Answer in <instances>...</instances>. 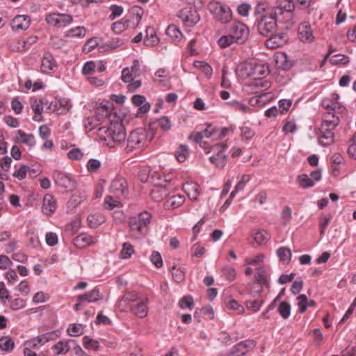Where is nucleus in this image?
<instances>
[{
  "mask_svg": "<svg viewBox=\"0 0 356 356\" xmlns=\"http://www.w3.org/2000/svg\"><path fill=\"white\" fill-rule=\"evenodd\" d=\"M57 67L56 62L53 56L45 53L41 60L40 71L43 74H50Z\"/></svg>",
  "mask_w": 356,
  "mask_h": 356,
  "instance_id": "obj_20",
  "label": "nucleus"
},
{
  "mask_svg": "<svg viewBox=\"0 0 356 356\" xmlns=\"http://www.w3.org/2000/svg\"><path fill=\"white\" fill-rule=\"evenodd\" d=\"M330 62L332 65H337V64H347L349 63V58L348 57L342 55V54H335L334 56H332L330 58Z\"/></svg>",
  "mask_w": 356,
  "mask_h": 356,
  "instance_id": "obj_59",
  "label": "nucleus"
},
{
  "mask_svg": "<svg viewBox=\"0 0 356 356\" xmlns=\"http://www.w3.org/2000/svg\"><path fill=\"white\" fill-rule=\"evenodd\" d=\"M325 108L327 110L323 113L322 120L330 121V122H335L336 124H339V118L336 115L337 113H342L346 108L343 106H337V103L332 105L325 106Z\"/></svg>",
  "mask_w": 356,
  "mask_h": 356,
  "instance_id": "obj_16",
  "label": "nucleus"
},
{
  "mask_svg": "<svg viewBox=\"0 0 356 356\" xmlns=\"http://www.w3.org/2000/svg\"><path fill=\"white\" fill-rule=\"evenodd\" d=\"M148 134L145 129L138 128L132 131L126 138V146L124 149L127 154L138 153L148 145Z\"/></svg>",
  "mask_w": 356,
  "mask_h": 356,
  "instance_id": "obj_2",
  "label": "nucleus"
},
{
  "mask_svg": "<svg viewBox=\"0 0 356 356\" xmlns=\"http://www.w3.org/2000/svg\"><path fill=\"white\" fill-rule=\"evenodd\" d=\"M212 129L213 126L211 124H208L204 130L192 134L191 136V138H192L194 142L204 141V138L211 139Z\"/></svg>",
  "mask_w": 356,
  "mask_h": 356,
  "instance_id": "obj_35",
  "label": "nucleus"
},
{
  "mask_svg": "<svg viewBox=\"0 0 356 356\" xmlns=\"http://www.w3.org/2000/svg\"><path fill=\"white\" fill-rule=\"evenodd\" d=\"M331 219L332 216L330 214H325L321 216L319 221L320 234L321 236L324 235L325 229L328 226Z\"/></svg>",
  "mask_w": 356,
  "mask_h": 356,
  "instance_id": "obj_55",
  "label": "nucleus"
},
{
  "mask_svg": "<svg viewBox=\"0 0 356 356\" xmlns=\"http://www.w3.org/2000/svg\"><path fill=\"white\" fill-rule=\"evenodd\" d=\"M184 191L187 193L188 197L193 201H197L200 194V186L194 182L186 183L183 186Z\"/></svg>",
  "mask_w": 356,
  "mask_h": 356,
  "instance_id": "obj_28",
  "label": "nucleus"
},
{
  "mask_svg": "<svg viewBox=\"0 0 356 356\" xmlns=\"http://www.w3.org/2000/svg\"><path fill=\"white\" fill-rule=\"evenodd\" d=\"M166 34L168 35L175 44L180 42L184 38V35L179 29L175 24H170L166 29Z\"/></svg>",
  "mask_w": 356,
  "mask_h": 356,
  "instance_id": "obj_31",
  "label": "nucleus"
},
{
  "mask_svg": "<svg viewBox=\"0 0 356 356\" xmlns=\"http://www.w3.org/2000/svg\"><path fill=\"white\" fill-rule=\"evenodd\" d=\"M17 140L19 142L26 144L31 148L35 145L34 136L31 134H26L22 130L17 131Z\"/></svg>",
  "mask_w": 356,
  "mask_h": 356,
  "instance_id": "obj_37",
  "label": "nucleus"
},
{
  "mask_svg": "<svg viewBox=\"0 0 356 356\" xmlns=\"http://www.w3.org/2000/svg\"><path fill=\"white\" fill-rule=\"evenodd\" d=\"M122 300L127 303L131 312L138 318H143L147 315V298L131 291L126 293Z\"/></svg>",
  "mask_w": 356,
  "mask_h": 356,
  "instance_id": "obj_3",
  "label": "nucleus"
},
{
  "mask_svg": "<svg viewBox=\"0 0 356 356\" xmlns=\"http://www.w3.org/2000/svg\"><path fill=\"white\" fill-rule=\"evenodd\" d=\"M241 71H244L243 76H252L254 79L259 78L268 73V67L261 64L245 63L241 65Z\"/></svg>",
  "mask_w": 356,
  "mask_h": 356,
  "instance_id": "obj_11",
  "label": "nucleus"
},
{
  "mask_svg": "<svg viewBox=\"0 0 356 356\" xmlns=\"http://www.w3.org/2000/svg\"><path fill=\"white\" fill-rule=\"evenodd\" d=\"M0 347L3 350L10 352L14 348V342L8 337H2L0 339Z\"/></svg>",
  "mask_w": 356,
  "mask_h": 356,
  "instance_id": "obj_54",
  "label": "nucleus"
},
{
  "mask_svg": "<svg viewBox=\"0 0 356 356\" xmlns=\"http://www.w3.org/2000/svg\"><path fill=\"white\" fill-rule=\"evenodd\" d=\"M189 156L188 148L186 145H181L176 152L175 156L179 162H184Z\"/></svg>",
  "mask_w": 356,
  "mask_h": 356,
  "instance_id": "obj_52",
  "label": "nucleus"
},
{
  "mask_svg": "<svg viewBox=\"0 0 356 356\" xmlns=\"http://www.w3.org/2000/svg\"><path fill=\"white\" fill-rule=\"evenodd\" d=\"M186 26L192 27L200 19V16L197 10L193 7H187L181 9L177 14Z\"/></svg>",
  "mask_w": 356,
  "mask_h": 356,
  "instance_id": "obj_10",
  "label": "nucleus"
},
{
  "mask_svg": "<svg viewBox=\"0 0 356 356\" xmlns=\"http://www.w3.org/2000/svg\"><path fill=\"white\" fill-rule=\"evenodd\" d=\"M218 43L220 47L226 48L232 45L233 43H235V40L228 32L227 35H222L218 39Z\"/></svg>",
  "mask_w": 356,
  "mask_h": 356,
  "instance_id": "obj_58",
  "label": "nucleus"
},
{
  "mask_svg": "<svg viewBox=\"0 0 356 356\" xmlns=\"http://www.w3.org/2000/svg\"><path fill=\"white\" fill-rule=\"evenodd\" d=\"M338 126L335 122L323 121L320 128L318 143L321 146L327 147L334 143V130Z\"/></svg>",
  "mask_w": 356,
  "mask_h": 356,
  "instance_id": "obj_6",
  "label": "nucleus"
},
{
  "mask_svg": "<svg viewBox=\"0 0 356 356\" xmlns=\"http://www.w3.org/2000/svg\"><path fill=\"white\" fill-rule=\"evenodd\" d=\"M57 209V202L51 194H46L43 198L42 211L46 216H51Z\"/></svg>",
  "mask_w": 356,
  "mask_h": 356,
  "instance_id": "obj_22",
  "label": "nucleus"
},
{
  "mask_svg": "<svg viewBox=\"0 0 356 356\" xmlns=\"http://www.w3.org/2000/svg\"><path fill=\"white\" fill-rule=\"evenodd\" d=\"M254 241L258 244L261 245L266 243L270 238V235L267 231L264 229L257 230L253 235Z\"/></svg>",
  "mask_w": 356,
  "mask_h": 356,
  "instance_id": "obj_42",
  "label": "nucleus"
},
{
  "mask_svg": "<svg viewBox=\"0 0 356 356\" xmlns=\"http://www.w3.org/2000/svg\"><path fill=\"white\" fill-rule=\"evenodd\" d=\"M228 32L235 40V43H245L250 35L249 28L243 22H235L229 28Z\"/></svg>",
  "mask_w": 356,
  "mask_h": 356,
  "instance_id": "obj_7",
  "label": "nucleus"
},
{
  "mask_svg": "<svg viewBox=\"0 0 356 356\" xmlns=\"http://www.w3.org/2000/svg\"><path fill=\"white\" fill-rule=\"evenodd\" d=\"M295 5L291 0H281L276 6L272 7L269 15H264L258 21L257 30L263 36L268 37L276 30L277 23L286 24L291 26L293 22V11Z\"/></svg>",
  "mask_w": 356,
  "mask_h": 356,
  "instance_id": "obj_1",
  "label": "nucleus"
},
{
  "mask_svg": "<svg viewBox=\"0 0 356 356\" xmlns=\"http://www.w3.org/2000/svg\"><path fill=\"white\" fill-rule=\"evenodd\" d=\"M266 41V45L268 49H276L284 45L288 41V35L285 33H280L269 36Z\"/></svg>",
  "mask_w": 356,
  "mask_h": 356,
  "instance_id": "obj_19",
  "label": "nucleus"
},
{
  "mask_svg": "<svg viewBox=\"0 0 356 356\" xmlns=\"http://www.w3.org/2000/svg\"><path fill=\"white\" fill-rule=\"evenodd\" d=\"M227 148L226 143L213 145V155L209 158L210 162L219 169H222L227 164V156L224 154Z\"/></svg>",
  "mask_w": 356,
  "mask_h": 356,
  "instance_id": "obj_8",
  "label": "nucleus"
},
{
  "mask_svg": "<svg viewBox=\"0 0 356 356\" xmlns=\"http://www.w3.org/2000/svg\"><path fill=\"white\" fill-rule=\"evenodd\" d=\"M100 121L95 117H88L83 120V126L86 131H90L96 128L99 124Z\"/></svg>",
  "mask_w": 356,
  "mask_h": 356,
  "instance_id": "obj_48",
  "label": "nucleus"
},
{
  "mask_svg": "<svg viewBox=\"0 0 356 356\" xmlns=\"http://www.w3.org/2000/svg\"><path fill=\"white\" fill-rule=\"evenodd\" d=\"M144 14V10L137 6L131 7L128 14L124 16L126 21L128 24V26L130 29H136L138 26Z\"/></svg>",
  "mask_w": 356,
  "mask_h": 356,
  "instance_id": "obj_14",
  "label": "nucleus"
},
{
  "mask_svg": "<svg viewBox=\"0 0 356 356\" xmlns=\"http://www.w3.org/2000/svg\"><path fill=\"white\" fill-rule=\"evenodd\" d=\"M277 254L280 261L284 264H289L291 259L292 253L289 248L281 247L277 250Z\"/></svg>",
  "mask_w": 356,
  "mask_h": 356,
  "instance_id": "obj_40",
  "label": "nucleus"
},
{
  "mask_svg": "<svg viewBox=\"0 0 356 356\" xmlns=\"http://www.w3.org/2000/svg\"><path fill=\"white\" fill-rule=\"evenodd\" d=\"M127 29L130 28L129 26H128V24L124 17L122 18L120 21L116 22L112 24V30L113 31L114 33L117 34L121 33Z\"/></svg>",
  "mask_w": 356,
  "mask_h": 356,
  "instance_id": "obj_49",
  "label": "nucleus"
},
{
  "mask_svg": "<svg viewBox=\"0 0 356 356\" xmlns=\"http://www.w3.org/2000/svg\"><path fill=\"white\" fill-rule=\"evenodd\" d=\"M86 29L83 26H76L71 28L66 33L67 37L83 38L86 34Z\"/></svg>",
  "mask_w": 356,
  "mask_h": 356,
  "instance_id": "obj_46",
  "label": "nucleus"
},
{
  "mask_svg": "<svg viewBox=\"0 0 356 356\" xmlns=\"http://www.w3.org/2000/svg\"><path fill=\"white\" fill-rule=\"evenodd\" d=\"M97 243V238L86 233H82L74 238V245L80 249L85 248L88 246L92 245Z\"/></svg>",
  "mask_w": 356,
  "mask_h": 356,
  "instance_id": "obj_23",
  "label": "nucleus"
},
{
  "mask_svg": "<svg viewBox=\"0 0 356 356\" xmlns=\"http://www.w3.org/2000/svg\"><path fill=\"white\" fill-rule=\"evenodd\" d=\"M52 177L55 184L61 188L71 191L76 187L75 181L63 171H54Z\"/></svg>",
  "mask_w": 356,
  "mask_h": 356,
  "instance_id": "obj_12",
  "label": "nucleus"
},
{
  "mask_svg": "<svg viewBox=\"0 0 356 356\" xmlns=\"http://www.w3.org/2000/svg\"><path fill=\"white\" fill-rule=\"evenodd\" d=\"M270 96L269 92L263 93L259 96L253 97L250 99L249 104L252 106H261L265 104L263 98Z\"/></svg>",
  "mask_w": 356,
  "mask_h": 356,
  "instance_id": "obj_57",
  "label": "nucleus"
},
{
  "mask_svg": "<svg viewBox=\"0 0 356 356\" xmlns=\"http://www.w3.org/2000/svg\"><path fill=\"white\" fill-rule=\"evenodd\" d=\"M31 24L30 17L27 15H17L11 22V27L14 31L26 30Z\"/></svg>",
  "mask_w": 356,
  "mask_h": 356,
  "instance_id": "obj_25",
  "label": "nucleus"
},
{
  "mask_svg": "<svg viewBox=\"0 0 356 356\" xmlns=\"http://www.w3.org/2000/svg\"><path fill=\"white\" fill-rule=\"evenodd\" d=\"M171 273L174 280L180 283L184 280L185 278V270L181 266H172L171 268Z\"/></svg>",
  "mask_w": 356,
  "mask_h": 356,
  "instance_id": "obj_44",
  "label": "nucleus"
},
{
  "mask_svg": "<svg viewBox=\"0 0 356 356\" xmlns=\"http://www.w3.org/2000/svg\"><path fill=\"white\" fill-rule=\"evenodd\" d=\"M145 32L146 35L144 38V44L146 46L150 47L156 45L159 42V39L156 34V31L154 27L150 26H147L146 28Z\"/></svg>",
  "mask_w": 356,
  "mask_h": 356,
  "instance_id": "obj_30",
  "label": "nucleus"
},
{
  "mask_svg": "<svg viewBox=\"0 0 356 356\" xmlns=\"http://www.w3.org/2000/svg\"><path fill=\"white\" fill-rule=\"evenodd\" d=\"M179 305L181 309L188 308L190 309H192L194 305L193 298L191 296H184L180 300Z\"/></svg>",
  "mask_w": 356,
  "mask_h": 356,
  "instance_id": "obj_63",
  "label": "nucleus"
},
{
  "mask_svg": "<svg viewBox=\"0 0 356 356\" xmlns=\"http://www.w3.org/2000/svg\"><path fill=\"white\" fill-rule=\"evenodd\" d=\"M209 9L213 17L222 24H227L232 19V12L229 7L218 1L209 4Z\"/></svg>",
  "mask_w": 356,
  "mask_h": 356,
  "instance_id": "obj_5",
  "label": "nucleus"
},
{
  "mask_svg": "<svg viewBox=\"0 0 356 356\" xmlns=\"http://www.w3.org/2000/svg\"><path fill=\"white\" fill-rule=\"evenodd\" d=\"M111 131L110 143L111 145L113 143L120 144L125 141L126 132L122 124L111 123Z\"/></svg>",
  "mask_w": 356,
  "mask_h": 356,
  "instance_id": "obj_17",
  "label": "nucleus"
},
{
  "mask_svg": "<svg viewBox=\"0 0 356 356\" xmlns=\"http://www.w3.org/2000/svg\"><path fill=\"white\" fill-rule=\"evenodd\" d=\"M83 346L88 350H97L99 347V343L97 341L85 336L83 337Z\"/></svg>",
  "mask_w": 356,
  "mask_h": 356,
  "instance_id": "obj_56",
  "label": "nucleus"
},
{
  "mask_svg": "<svg viewBox=\"0 0 356 356\" xmlns=\"http://www.w3.org/2000/svg\"><path fill=\"white\" fill-rule=\"evenodd\" d=\"M110 192L118 198L125 197L128 193L127 180L120 176L115 177L111 181Z\"/></svg>",
  "mask_w": 356,
  "mask_h": 356,
  "instance_id": "obj_13",
  "label": "nucleus"
},
{
  "mask_svg": "<svg viewBox=\"0 0 356 356\" xmlns=\"http://www.w3.org/2000/svg\"><path fill=\"white\" fill-rule=\"evenodd\" d=\"M227 104L236 111H241L244 113H250L251 111V109L249 106L236 100L230 101L227 102Z\"/></svg>",
  "mask_w": 356,
  "mask_h": 356,
  "instance_id": "obj_50",
  "label": "nucleus"
},
{
  "mask_svg": "<svg viewBox=\"0 0 356 356\" xmlns=\"http://www.w3.org/2000/svg\"><path fill=\"white\" fill-rule=\"evenodd\" d=\"M222 275L229 281H232L236 277V270L234 267L227 266L222 268Z\"/></svg>",
  "mask_w": 356,
  "mask_h": 356,
  "instance_id": "obj_62",
  "label": "nucleus"
},
{
  "mask_svg": "<svg viewBox=\"0 0 356 356\" xmlns=\"http://www.w3.org/2000/svg\"><path fill=\"white\" fill-rule=\"evenodd\" d=\"M137 76L129 71V67H124L122 70L121 79L123 82L127 83V90L130 92H135L138 88L141 86V81L140 80H135Z\"/></svg>",
  "mask_w": 356,
  "mask_h": 356,
  "instance_id": "obj_15",
  "label": "nucleus"
},
{
  "mask_svg": "<svg viewBox=\"0 0 356 356\" xmlns=\"http://www.w3.org/2000/svg\"><path fill=\"white\" fill-rule=\"evenodd\" d=\"M298 34L299 39L303 42H312L315 38L313 29L307 22H304L299 25Z\"/></svg>",
  "mask_w": 356,
  "mask_h": 356,
  "instance_id": "obj_18",
  "label": "nucleus"
},
{
  "mask_svg": "<svg viewBox=\"0 0 356 356\" xmlns=\"http://www.w3.org/2000/svg\"><path fill=\"white\" fill-rule=\"evenodd\" d=\"M245 355V352L238 343L231 348L227 356H244Z\"/></svg>",
  "mask_w": 356,
  "mask_h": 356,
  "instance_id": "obj_64",
  "label": "nucleus"
},
{
  "mask_svg": "<svg viewBox=\"0 0 356 356\" xmlns=\"http://www.w3.org/2000/svg\"><path fill=\"white\" fill-rule=\"evenodd\" d=\"M88 226L90 228H96L104 223L106 218L104 215L100 213H91L87 218Z\"/></svg>",
  "mask_w": 356,
  "mask_h": 356,
  "instance_id": "obj_36",
  "label": "nucleus"
},
{
  "mask_svg": "<svg viewBox=\"0 0 356 356\" xmlns=\"http://www.w3.org/2000/svg\"><path fill=\"white\" fill-rule=\"evenodd\" d=\"M72 21V15L58 13H49L45 17L47 24L57 28H64L70 25Z\"/></svg>",
  "mask_w": 356,
  "mask_h": 356,
  "instance_id": "obj_9",
  "label": "nucleus"
},
{
  "mask_svg": "<svg viewBox=\"0 0 356 356\" xmlns=\"http://www.w3.org/2000/svg\"><path fill=\"white\" fill-rule=\"evenodd\" d=\"M74 340H61L52 346V350L56 355H65L70 350V343Z\"/></svg>",
  "mask_w": 356,
  "mask_h": 356,
  "instance_id": "obj_34",
  "label": "nucleus"
},
{
  "mask_svg": "<svg viewBox=\"0 0 356 356\" xmlns=\"http://www.w3.org/2000/svg\"><path fill=\"white\" fill-rule=\"evenodd\" d=\"M292 218V212L291 209L289 207H284L282 213H281V220L282 222L284 225H286L289 223Z\"/></svg>",
  "mask_w": 356,
  "mask_h": 356,
  "instance_id": "obj_60",
  "label": "nucleus"
},
{
  "mask_svg": "<svg viewBox=\"0 0 356 356\" xmlns=\"http://www.w3.org/2000/svg\"><path fill=\"white\" fill-rule=\"evenodd\" d=\"M158 125L164 131H169L172 127V123L167 116H162L158 120Z\"/></svg>",
  "mask_w": 356,
  "mask_h": 356,
  "instance_id": "obj_61",
  "label": "nucleus"
},
{
  "mask_svg": "<svg viewBox=\"0 0 356 356\" xmlns=\"http://www.w3.org/2000/svg\"><path fill=\"white\" fill-rule=\"evenodd\" d=\"M102 166V163L99 160L95 159H90L87 164L86 169L90 173H95L99 171Z\"/></svg>",
  "mask_w": 356,
  "mask_h": 356,
  "instance_id": "obj_51",
  "label": "nucleus"
},
{
  "mask_svg": "<svg viewBox=\"0 0 356 356\" xmlns=\"http://www.w3.org/2000/svg\"><path fill=\"white\" fill-rule=\"evenodd\" d=\"M48 102L46 99H35L31 102V106L35 115L33 120L35 122H40L42 120L43 117L42 113L43 112L44 105H47Z\"/></svg>",
  "mask_w": 356,
  "mask_h": 356,
  "instance_id": "obj_24",
  "label": "nucleus"
},
{
  "mask_svg": "<svg viewBox=\"0 0 356 356\" xmlns=\"http://www.w3.org/2000/svg\"><path fill=\"white\" fill-rule=\"evenodd\" d=\"M168 194V189L163 186H155L151 191L150 195L155 202H161Z\"/></svg>",
  "mask_w": 356,
  "mask_h": 356,
  "instance_id": "obj_38",
  "label": "nucleus"
},
{
  "mask_svg": "<svg viewBox=\"0 0 356 356\" xmlns=\"http://www.w3.org/2000/svg\"><path fill=\"white\" fill-rule=\"evenodd\" d=\"M298 181L302 188H307L314 186V181L312 179L307 175L302 174L298 175Z\"/></svg>",
  "mask_w": 356,
  "mask_h": 356,
  "instance_id": "obj_47",
  "label": "nucleus"
},
{
  "mask_svg": "<svg viewBox=\"0 0 356 356\" xmlns=\"http://www.w3.org/2000/svg\"><path fill=\"white\" fill-rule=\"evenodd\" d=\"M28 172L31 173V168L26 165H21L19 168L15 170L13 175L19 180H22L26 177Z\"/></svg>",
  "mask_w": 356,
  "mask_h": 356,
  "instance_id": "obj_53",
  "label": "nucleus"
},
{
  "mask_svg": "<svg viewBox=\"0 0 356 356\" xmlns=\"http://www.w3.org/2000/svg\"><path fill=\"white\" fill-rule=\"evenodd\" d=\"M277 312L284 319H287L291 315V305L288 302H280Z\"/></svg>",
  "mask_w": 356,
  "mask_h": 356,
  "instance_id": "obj_45",
  "label": "nucleus"
},
{
  "mask_svg": "<svg viewBox=\"0 0 356 356\" xmlns=\"http://www.w3.org/2000/svg\"><path fill=\"white\" fill-rule=\"evenodd\" d=\"M111 131V125L108 127L104 126L98 128L97 135L99 140L103 141L106 146L113 147V145L110 143Z\"/></svg>",
  "mask_w": 356,
  "mask_h": 356,
  "instance_id": "obj_33",
  "label": "nucleus"
},
{
  "mask_svg": "<svg viewBox=\"0 0 356 356\" xmlns=\"http://www.w3.org/2000/svg\"><path fill=\"white\" fill-rule=\"evenodd\" d=\"M250 88H251L252 92H258L257 90H254V89H264L266 90L270 86L269 82L266 81H264L260 78L254 79V81L248 85Z\"/></svg>",
  "mask_w": 356,
  "mask_h": 356,
  "instance_id": "obj_41",
  "label": "nucleus"
},
{
  "mask_svg": "<svg viewBox=\"0 0 356 356\" xmlns=\"http://www.w3.org/2000/svg\"><path fill=\"white\" fill-rule=\"evenodd\" d=\"M132 103L138 107V114H145L150 109V104L146 102L143 95H135L131 98Z\"/></svg>",
  "mask_w": 356,
  "mask_h": 356,
  "instance_id": "obj_27",
  "label": "nucleus"
},
{
  "mask_svg": "<svg viewBox=\"0 0 356 356\" xmlns=\"http://www.w3.org/2000/svg\"><path fill=\"white\" fill-rule=\"evenodd\" d=\"M102 299V296L99 289L95 287L93 289L88 293L79 295L76 297V300L80 302L92 303L95 302Z\"/></svg>",
  "mask_w": 356,
  "mask_h": 356,
  "instance_id": "obj_26",
  "label": "nucleus"
},
{
  "mask_svg": "<svg viewBox=\"0 0 356 356\" xmlns=\"http://www.w3.org/2000/svg\"><path fill=\"white\" fill-rule=\"evenodd\" d=\"M185 200L186 199L184 195H172L164 202V207L166 209H175L181 207Z\"/></svg>",
  "mask_w": 356,
  "mask_h": 356,
  "instance_id": "obj_29",
  "label": "nucleus"
},
{
  "mask_svg": "<svg viewBox=\"0 0 356 356\" xmlns=\"http://www.w3.org/2000/svg\"><path fill=\"white\" fill-rule=\"evenodd\" d=\"M254 277L257 284L264 285L267 287L269 286L266 272L264 267L261 266L257 268V273L254 275Z\"/></svg>",
  "mask_w": 356,
  "mask_h": 356,
  "instance_id": "obj_39",
  "label": "nucleus"
},
{
  "mask_svg": "<svg viewBox=\"0 0 356 356\" xmlns=\"http://www.w3.org/2000/svg\"><path fill=\"white\" fill-rule=\"evenodd\" d=\"M52 333H47L40 336L37 337L36 338H33L30 341L26 342V345L29 346V348H37L39 346H42L44 343L51 340V336Z\"/></svg>",
  "mask_w": 356,
  "mask_h": 356,
  "instance_id": "obj_32",
  "label": "nucleus"
},
{
  "mask_svg": "<svg viewBox=\"0 0 356 356\" xmlns=\"http://www.w3.org/2000/svg\"><path fill=\"white\" fill-rule=\"evenodd\" d=\"M113 109V105L109 102H102L95 108V117L102 122L108 118Z\"/></svg>",
  "mask_w": 356,
  "mask_h": 356,
  "instance_id": "obj_21",
  "label": "nucleus"
},
{
  "mask_svg": "<svg viewBox=\"0 0 356 356\" xmlns=\"http://www.w3.org/2000/svg\"><path fill=\"white\" fill-rule=\"evenodd\" d=\"M152 216L145 211L129 218L131 234L133 237L138 238L147 232V227L150 224Z\"/></svg>",
  "mask_w": 356,
  "mask_h": 356,
  "instance_id": "obj_4",
  "label": "nucleus"
},
{
  "mask_svg": "<svg viewBox=\"0 0 356 356\" xmlns=\"http://www.w3.org/2000/svg\"><path fill=\"white\" fill-rule=\"evenodd\" d=\"M135 252L134 246L129 242L124 243L120 253V257L122 259H129Z\"/></svg>",
  "mask_w": 356,
  "mask_h": 356,
  "instance_id": "obj_43",
  "label": "nucleus"
}]
</instances>
